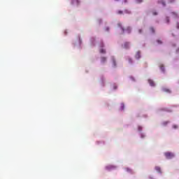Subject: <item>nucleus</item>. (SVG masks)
I'll use <instances>...</instances> for the list:
<instances>
[{
	"label": "nucleus",
	"instance_id": "4",
	"mask_svg": "<svg viewBox=\"0 0 179 179\" xmlns=\"http://www.w3.org/2000/svg\"><path fill=\"white\" fill-rule=\"evenodd\" d=\"M118 27H120V29H121L122 30V33H124V31H125V29H124V27H122V24L121 23L117 24Z\"/></svg>",
	"mask_w": 179,
	"mask_h": 179
},
{
	"label": "nucleus",
	"instance_id": "19",
	"mask_svg": "<svg viewBox=\"0 0 179 179\" xmlns=\"http://www.w3.org/2000/svg\"><path fill=\"white\" fill-rule=\"evenodd\" d=\"M128 61H129V64H132V59L129 58V59H128Z\"/></svg>",
	"mask_w": 179,
	"mask_h": 179
},
{
	"label": "nucleus",
	"instance_id": "12",
	"mask_svg": "<svg viewBox=\"0 0 179 179\" xmlns=\"http://www.w3.org/2000/svg\"><path fill=\"white\" fill-rule=\"evenodd\" d=\"M100 52H101V54H106V50H104V49H101V50H100Z\"/></svg>",
	"mask_w": 179,
	"mask_h": 179
},
{
	"label": "nucleus",
	"instance_id": "29",
	"mask_svg": "<svg viewBox=\"0 0 179 179\" xmlns=\"http://www.w3.org/2000/svg\"><path fill=\"white\" fill-rule=\"evenodd\" d=\"M124 3H127V0H124Z\"/></svg>",
	"mask_w": 179,
	"mask_h": 179
},
{
	"label": "nucleus",
	"instance_id": "26",
	"mask_svg": "<svg viewBox=\"0 0 179 179\" xmlns=\"http://www.w3.org/2000/svg\"><path fill=\"white\" fill-rule=\"evenodd\" d=\"M161 110H164V111H167V109H166V108L161 109Z\"/></svg>",
	"mask_w": 179,
	"mask_h": 179
},
{
	"label": "nucleus",
	"instance_id": "17",
	"mask_svg": "<svg viewBox=\"0 0 179 179\" xmlns=\"http://www.w3.org/2000/svg\"><path fill=\"white\" fill-rule=\"evenodd\" d=\"M152 15H153L154 16H157L158 13H157V12H156V11H153V12H152Z\"/></svg>",
	"mask_w": 179,
	"mask_h": 179
},
{
	"label": "nucleus",
	"instance_id": "6",
	"mask_svg": "<svg viewBox=\"0 0 179 179\" xmlns=\"http://www.w3.org/2000/svg\"><path fill=\"white\" fill-rule=\"evenodd\" d=\"M155 170L157 173H162V169H160V166H155Z\"/></svg>",
	"mask_w": 179,
	"mask_h": 179
},
{
	"label": "nucleus",
	"instance_id": "10",
	"mask_svg": "<svg viewBox=\"0 0 179 179\" xmlns=\"http://www.w3.org/2000/svg\"><path fill=\"white\" fill-rule=\"evenodd\" d=\"M113 65L114 67L117 66V63L115 62V59H113Z\"/></svg>",
	"mask_w": 179,
	"mask_h": 179
},
{
	"label": "nucleus",
	"instance_id": "32",
	"mask_svg": "<svg viewBox=\"0 0 179 179\" xmlns=\"http://www.w3.org/2000/svg\"><path fill=\"white\" fill-rule=\"evenodd\" d=\"M106 169H108V166H107Z\"/></svg>",
	"mask_w": 179,
	"mask_h": 179
},
{
	"label": "nucleus",
	"instance_id": "8",
	"mask_svg": "<svg viewBox=\"0 0 179 179\" xmlns=\"http://www.w3.org/2000/svg\"><path fill=\"white\" fill-rule=\"evenodd\" d=\"M148 83L150 85V86H155V82L152 80H148Z\"/></svg>",
	"mask_w": 179,
	"mask_h": 179
},
{
	"label": "nucleus",
	"instance_id": "23",
	"mask_svg": "<svg viewBox=\"0 0 179 179\" xmlns=\"http://www.w3.org/2000/svg\"><path fill=\"white\" fill-rule=\"evenodd\" d=\"M161 70L164 71V67L163 66H161Z\"/></svg>",
	"mask_w": 179,
	"mask_h": 179
},
{
	"label": "nucleus",
	"instance_id": "24",
	"mask_svg": "<svg viewBox=\"0 0 179 179\" xmlns=\"http://www.w3.org/2000/svg\"><path fill=\"white\" fill-rule=\"evenodd\" d=\"M157 43H158V44H162V42H161L160 40H158V41H157Z\"/></svg>",
	"mask_w": 179,
	"mask_h": 179
},
{
	"label": "nucleus",
	"instance_id": "11",
	"mask_svg": "<svg viewBox=\"0 0 179 179\" xmlns=\"http://www.w3.org/2000/svg\"><path fill=\"white\" fill-rule=\"evenodd\" d=\"M176 2V0H168V3H174Z\"/></svg>",
	"mask_w": 179,
	"mask_h": 179
},
{
	"label": "nucleus",
	"instance_id": "3",
	"mask_svg": "<svg viewBox=\"0 0 179 179\" xmlns=\"http://www.w3.org/2000/svg\"><path fill=\"white\" fill-rule=\"evenodd\" d=\"M107 62V57H101V64H105V62Z\"/></svg>",
	"mask_w": 179,
	"mask_h": 179
},
{
	"label": "nucleus",
	"instance_id": "2",
	"mask_svg": "<svg viewBox=\"0 0 179 179\" xmlns=\"http://www.w3.org/2000/svg\"><path fill=\"white\" fill-rule=\"evenodd\" d=\"M122 47L125 49V50H129V42H126L124 43V45H122Z\"/></svg>",
	"mask_w": 179,
	"mask_h": 179
},
{
	"label": "nucleus",
	"instance_id": "13",
	"mask_svg": "<svg viewBox=\"0 0 179 179\" xmlns=\"http://www.w3.org/2000/svg\"><path fill=\"white\" fill-rule=\"evenodd\" d=\"M150 31H151V33H155V28L154 27H150Z\"/></svg>",
	"mask_w": 179,
	"mask_h": 179
},
{
	"label": "nucleus",
	"instance_id": "7",
	"mask_svg": "<svg viewBox=\"0 0 179 179\" xmlns=\"http://www.w3.org/2000/svg\"><path fill=\"white\" fill-rule=\"evenodd\" d=\"M158 3H162V6H166V1L164 0H161Z\"/></svg>",
	"mask_w": 179,
	"mask_h": 179
},
{
	"label": "nucleus",
	"instance_id": "33",
	"mask_svg": "<svg viewBox=\"0 0 179 179\" xmlns=\"http://www.w3.org/2000/svg\"><path fill=\"white\" fill-rule=\"evenodd\" d=\"M116 1H119V0H116Z\"/></svg>",
	"mask_w": 179,
	"mask_h": 179
},
{
	"label": "nucleus",
	"instance_id": "16",
	"mask_svg": "<svg viewBox=\"0 0 179 179\" xmlns=\"http://www.w3.org/2000/svg\"><path fill=\"white\" fill-rule=\"evenodd\" d=\"M164 92H166V93H171L170 90L169 89H164Z\"/></svg>",
	"mask_w": 179,
	"mask_h": 179
},
{
	"label": "nucleus",
	"instance_id": "18",
	"mask_svg": "<svg viewBox=\"0 0 179 179\" xmlns=\"http://www.w3.org/2000/svg\"><path fill=\"white\" fill-rule=\"evenodd\" d=\"M124 108H125V106L124 105V103L121 104V110H124Z\"/></svg>",
	"mask_w": 179,
	"mask_h": 179
},
{
	"label": "nucleus",
	"instance_id": "15",
	"mask_svg": "<svg viewBox=\"0 0 179 179\" xmlns=\"http://www.w3.org/2000/svg\"><path fill=\"white\" fill-rule=\"evenodd\" d=\"M123 13H124V11H122V10L117 11V15H122Z\"/></svg>",
	"mask_w": 179,
	"mask_h": 179
},
{
	"label": "nucleus",
	"instance_id": "21",
	"mask_svg": "<svg viewBox=\"0 0 179 179\" xmlns=\"http://www.w3.org/2000/svg\"><path fill=\"white\" fill-rule=\"evenodd\" d=\"M143 0H136L137 3H141Z\"/></svg>",
	"mask_w": 179,
	"mask_h": 179
},
{
	"label": "nucleus",
	"instance_id": "25",
	"mask_svg": "<svg viewBox=\"0 0 179 179\" xmlns=\"http://www.w3.org/2000/svg\"><path fill=\"white\" fill-rule=\"evenodd\" d=\"M138 32H139L140 34H141V33H142V29H139V30H138Z\"/></svg>",
	"mask_w": 179,
	"mask_h": 179
},
{
	"label": "nucleus",
	"instance_id": "28",
	"mask_svg": "<svg viewBox=\"0 0 179 179\" xmlns=\"http://www.w3.org/2000/svg\"><path fill=\"white\" fill-rule=\"evenodd\" d=\"M177 27L179 29V23H177Z\"/></svg>",
	"mask_w": 179,
	"mask_h": 179
},
{
	"label": "nucleus",
	"instance_id": "5",
	"mask_svg": "<svg viewBox=\"0 0 179 179\" xmlns=\"http://www.w3.org/2000/svg\"><path fill=\"white\" fill-rule=\"evenodd\" d=\"M135 57L136 58V59H139V58H141V52L138 51L136 53Z\"/></svg>",
	"mask_w": 179,
	"mask_h": 179
},
{
	"label": "nucleus",
	"instance_id": "31",
	"mask_svg": "<svg viewBox=\"0 0 179 179\" xmlns=\"http://www.w3.org/2000/svg\"><path fill=\"white\" fill-rule=\"evenodd\" d=\"M167 20H168V22H169V18H167Z\"/></svg>",
	"mask_w": 179,
	"mask_h": 179
},
{
	"label": "nucleus",
	"instance_id": "9",
	"mask_svg": "<svg viewBox=\"0 0 179 179\" xmlns=\"http://www.w3.org/2000/svg\"><path fill=\"white\" fill-rule=\"evenodd\" d=\"M131 29L130 27H128L127 29H126V31L127 33H128L129 34V33H131Z\"/></svg>",
	"mask_w": 179,
	"mask_h": 179
},
{
	"label": "nucleus",
	"instance_id": "20",
	"mask_svg": "<svg viewBox=\"0 0 179 179\" xmlns=\"http://www.w3.org/2000/svg\"><path fill=\"white\" fill-rule=\"evenodd\" d=\"M173 128H174L175 129H177V128H178V126L174 124V125L173 126Z\"/></svg>",
	"mask_w": 179,
	"mask_h": 179
},
{
	"label": "nucleus",
	"instance_id": "27",
	"mask_svg": "<svg viewBox=\"0 0 179 179\" xmlns=\"http://www.w3.org/2000/svg\"><path fill=\"white\" fill-rule=\"evenodd\" d=\"M110 29L108 27L106 28V31H108Z\"/></svg>",
	"mask_w": 179,
	"mask_h": 179
},
{
	"label": "nucleus",
	"instance_id": "22",
	"mask_svg": "<svg viewBox=\"0 0 179 179\" xmlns=\"http://www.w3.org/2000/svg\"><path fill=\"white\" fill-rule=\"evenodd\" d=\"M138 131H142V127L141 126H138Z\"/></svg>",
	"mask_w": 179,
	"mask_h": 179
},
{
	"label": "nucleus",
	"instance_id": "30",
	"mask_svg": "<svg viewBox=\"0 0 179 179\" xmlns=\"http://www.w3.org/2000/svg\"><path fill=\"white\" fill-rule=\"evenodd\" d=\"M178 51H179V48L177 50V52H178Z\"/></svg>",
	"mask_w": 179,
	"mask_h": 179
},
{
	"label": "nucleus",
	"instance_id": "1",
	"mask_svg": "<svg viewBox=\"0 0 179 179\" xmlns=\"http://www.w3.org/2000/svg\"><path fill=\"white\" fill-rule=\"evenodd\" d=\"M164 156L166 159H173V157H174V154L173 152H168L164 153Z\"/></svg>",
	"mask_w": 179,
	"mask_h": 179
},
{
	"label": "nucleus",
	"instance_id": "14",
	"mask_svg": "<svg viewBox=\"0 0 179 179\" xmlns=\"http://www.w3.org/2000/svg\"><path fill=\"white\" fill-rule=\"evenodd\" d=\"M124 13H127L128 15H130L131 10H124Z\"/></svg>",
	"mask_w": 179,
	"mask_h": 179
}]
</instances>
